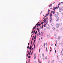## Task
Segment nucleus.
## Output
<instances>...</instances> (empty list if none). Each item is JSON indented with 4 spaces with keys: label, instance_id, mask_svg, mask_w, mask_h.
Segmentation results:
<instances>
[{
    "label": "nucleus",
    "instance_id": "f257e3e1",
    "mask_svg": "<svg viewBox=\"0 0 63 63\" xmlns=\"http://www.w3.org/2000/svg\"><path fill=\"white\" fill-rule=\"evenodd\" d=\"M47 19H48V17L47 18V19L46 18L44 19V20H43V21H44L45 23H46L47 22Z\"/></svg>",
    "mask_w": 63,
    "mask_h": 63
},
{
    "label": "nucleus",
    "instance_id": "f03ea898",
    "mask_svg": "<svg viewBox=\"0 0 63 63\" xmlns=\"http://www.w3.org/2000/svg\"><path fill=\"white\" fill-rule=\"evenodd\" d=\"M56 28H58L59 27V23H57L56 24Z\"/></svg>",
    "mask_w": 63,
    "mask_h": 63
},
{
    "label": "nucleus",
    "instance_id": "7ed1b4c3",
    "mask_svg": "<svg viewBox=\"0 0 63 63\" xmlns=\"http://www.w3.org/2000/svg\"><path fill=\"white\" fill-rule=\"evenodd\" d=\"M36 25H37V26H40L41 25V24L39 23V22H38L37 24Z\"/></svg>",
    "mask_w": 63,
    "mask_h": 63
},
{
    "label": "nucleus",
    "instance_id": "20e7f679",
    "mask_svg": "<svg viewBox=\"0 0 63 63\" xmlns=\"http://www.w3.org/2000/svg\"><path fill=\"white\" fill-rule=\"evenodd\" d=\"M52 21V17L50 18V22H51V21Z\"/></svg>",
    "mask_w": 63,
    "mask_h": 63
},
{
    "label": "nucleus",
    "instance_id": "39448f33",
    "mask_svg": "<svg viewBox=\"0 0 63 63\" xmlns=\"http://www.w3.org/2000/svg\"><path fill=\"white\" fill-rule=\"evenodd\" d=\"M57 8V7H56L55 8H53V10H54V11H55V9H56Z\"/></svg>",
    "mask_w": 63,
    "mask_h": 63
},
{
    "label": "nucleus",
    "instance_id": "423d86ee",
    "mask_svg": "<svg viewBox=\"0 0 63 63\" xmlns=\"http://www.w3.org/2000/svg\"><path fill=\"white\" fill-rule=\"evenodd\" d=\"M61 4V3H59L58 4V6L57 7V9H58V8H59V5H60Z\"/></svg>",
    "mask_w": 63,
    "mask_h": 63
},
{
    "label": "nucleus",
    "instance_id": "0eeeda50",
    "mask_svg": "<svg viewBox=\"0 0 63 63\" xmlns=\"http://www.w3.org/2000/svg\"><path fill=\"white\" fill-rule=\"evenodd\" d=\"M46 27L47 29H48V28H49V26L48 25H47L46 26Z\"/></svg>",
    "mask_w": 63,
    "mask_h": 63
},
{
    "label": "nucleus",
    "instance_id": "6e6552de",
    "mask_svg": "<svg viewBox=\"0 0 63 63\" xmlns=\"http://www.w3.org/2000/svg\"><path fill=\"white\" fill-rule=\"evenodd\" d=\"M56 21H58V20H59V18L58 17H57L56 18Z\"/></svg>",
    "mask_w": 63,
    "mask_h": 63
},
{
    "label": "nucleus",
    "instance_id": "1a4fd4ad",
    "mask_svg": "<svg viewBox=\"0 0 63 63\" xmlns=\"http://www.w3.org/2000/svg\"><path fill=\"white\" fill-rule=\"evenodd\" d=\"M50 34H48L47 36V37H48V38H49V37H50Z\"/></svg>",
    "mask_w": 63,
    "mask_h": 63
},
{
    "label": "nucleus",
    "instance_id": "9d476101",
    "mask_svg": "<svg viewBox=\"0 0 63 63\" xmlns=\"http://www.w3.org/2000/svg\"><path fill=\"white\" fill-rule=\"evenodd\" d=\"M60 30H63V27H62V28H60Z\"/></svg>",
    "mask_w": 63,
    "mask_h": 63
},
{
    "label": "nucleus",
    "instance_id": "9b49d317",
    "mask_svg": "<svg viewBox=\"0 0 63 63\" xmlns=\"http://www.w3.org/2000/svg\"><path fill=\"white\" fill-rule=\"evenodd\" d=\"M34 59H36V54H35L34 55Z\"/></svg>",
    "mask_w": 63,
    "mask_h": 63
},
{
    "label": "nucleus",
    "instance_id": "f8f14e48",
    "mask_svg": "<svg viewBox=\"0 0 63 63\" xmlns=\"http://www.w3.org/2000/svg\"><path fill=\"white\" fill-rule=\"evenodd\" d=\"M40 35L41 36H42L43 35V32H41Z\"/></svg>",
    "mask_w": 63,
    "mask_h": 63
},
{
    "label": "nucleus",
    "instance_id": "ddd939ff",
    "mask_svg": "<svg viewBox=\"0 0 63 63\" xmlns=\"http://www.w3.org/2000/svg\"><path fill=\"white\" fill-rule=\"evenodd\" d=\"M52 29L53 30H55V27H53L52 28Z\"/></svg>",
    "mask_w": 63,
    "mask_h": 63
},
{
    "label": "nucleus",
    "instance_id": "4468645a",
    "mask_svg": "<svg viewBox=\"0 0 63 63\" xmlns=\"http://www.w3.org/2000/svg\"><path fill=\"white\" fill-rule=\"evenodd\" d=\"M55 17H58V16H57V14H55Z\"/></svg>",
    "mask_w": 63,
    "mask_h": 63
},
{
    "label": "nucleus",
    "instance_id": "2eb2a0df",
    "mask_svg": "<svg viewBox=\"0 0 63 63\" xmlns=\"http://www.w3.org/2000/svg\"><path fill=\"white\" fill-rule=\"evenodd\" d=\"M59 25H60V26H62V23H60L59 24Z\"/></svg>",
    "mask_w": 63,
    "mask_h": 63
},
{
    "label": "nucleus",
    "instance_id": "dca6fc26",
    "mask_svg": "<svg viewBox=\"0 0 63 63\" xmlns=\"http://www.w3.org/2000/svg\"><path fill=\"white\" fill-rule=\"evenodd\" d=\"M51 13H53V14H55V12H54V11H52L51 12Z\"/></svg>",
    "mask_w": 63,
    "mask_h": 63
},
{
    "label": "nucleus",
    "instance_id": "f3484780",
    "mask_svg": "<svg viewBox=\"0 0 63 63\" xmlns=\"http://www.w3.org/2000/svg\"><path fill=\"white\" fill-rule=\"evenodd\" d=\"M52 6V4H51L49 5V7H51Z\"/></svg>",
    "mask_w": 63,
    "mask_h": 63
},
{
    "label": "nucleus",
    "instance_id": "a211bd4d",
    "mask_svg": "<svg viewBox=\"0 0 63 63\" xmlns=\"http://www.w3.org/2000/svg\"><path fill=\"white\" fill-rule=\"evenodd\" d=\"M36 35H35V37L34 38V40H35V39H36Z\"/></svg>",
    "mask_w": 63,
    "mask_h": 63
},
{
    "label": "nucleus",
    "instance_id": "6ab92c4d",
    "mask_svg": "<svg viewBox=\"0 0 63 63\" xmlns=\"http://www.w3.org/2000/svg\"><path fill=\"white\" fill-rule=\"evenodd\" d=\"M44 26L45 27H46V26H46V24H45L44 25Z\"/></svg>",
    "mask_w": 63,
    "mask_h": 63
},
{
    "label": "nucleus",
    "instance_id": "aec40b11",
    "mask_svg": "<svg viewBox=\"0 0 63 63\" xmlns=\"http://www.w3.org/2000/svg\"><path fill=\"white\" fill-rule=\"evenodd\" d=\"M28 54L29 55H29H30V53L29 52V51L28 52Z\"/></svg>",
    "mask_w": 63,
    "mask_h": 63
},
{
    "label": "nucleus",
    "instance_id": "412c9836",
    "mask_svg": "<svg viewBox=\"0 0 63 63\" xmlns=\"http://www.w3.org/2000/svg\"><path fill=\"white\" fill-rule=\"evenodd\" d=\"M30 50H31V49L32 48V46L31 45L30 46Z\"/></svg>",
    "mask_w": 63,
    "mask_h": 63
},
{
    "label": "nucleus",
    "instance_id": "4be33fe9",
    "mask_svg": "<svg viewBox=\"0 0 63 63\" xmlns=\"http://www.w3.org/2000/svg\"><path fill=\"white\" fill-rule=\"evenodd\" d=\"M56 31L57 32H59V30H56Z\"/></svg>",
    "mask_w": 63,
    "mask_h": 63
},
{
    "label": "nucleus",
    "instance_id": "5701e85b",
    "mask_svg": "<svg viewBox=\"0 0 63 63\" xmlns=\"http://www.w3.org/2000/svg\"><path fill=\"white\" fill-rule=\"evenodd\" d=\"M54 34L55 37H56V34H55V32L54 33Z\"/></svg>",
    "mask_w": 63,
    "mask_h": 63
},
{
    "label": "nucleus",
    "instance_id": "b1692460",
    "mask_svg": "<svg viewBox=\"0 0 63 63\" xmlns=\"http://www.w3.org/2000/svg\"><path fill=\"white\" fill-rule=\"evenodd\" d=\"M54 62V60H53V61H52L51 63H53Z\"/></svg>",
    "mask_w": 63,
    "mask_h": 63
},
{
    "label": "nucleus",
    "instance_id": "393cba45",
    "mask_svg": "<svg viewBox=\"0 0 63 63\" xmlns=\"http://www.w3.org/2000/svg\"><path fill=\"white\" fill-rule=\"evenodd\" d=\"M51 25H53V23H51Z\"/></svg>",
    "mask_w": 63,
    "mask_h": 63
},
{
    "label": "nucleus",
    "instance_id": "a878e982",
    "mask_svg": "<svg viewBox=\"0 0 63 63\" xmlns=\"http://www.w3.org/2000/svg\"><path fill=\"white\" fill-rule=\"evenodd\" d=\"M34 48L35 49V44H34Z\"/></svg>",
    "mask_w": 63,
    "mask_h": 63
},
{
    "label": "nucleus",
    "instance_id": "bb28decb",
    "mask_svg": "<svg viewBox=\"0 0 63 63\" xmlns=\"http://www.w3.org/2000/svg\"><path fill=\"white\" fill-rule=\"evenodd\" d=\"M47 15L48 16V15H49V13H48L47 14Z\"/></svg>",
    "mask_w": 63,
    "mask_h": 63
},
{
    "label": "nucleus",
    "instance_id": "cd10ccee",
    "mask_svg": "<svg viewBox=\"0 0 63 63\" xmlns=\"http://www.w3.org/2000/svg\"><path fill=\"white\" fill-rule=\"evenodd\" d=\"M51 16H52V15H51V14L50 15V18L52 17H51Z\"/></svg>",
    "mask_w": 63,
    "mask_h": 63
},
{
    "label": "nucleus",
    "instance_id": "c85d7f7f",
    "mask_svg": "<svg viewBox=\"0 0 63 63\" xmlns=\"http://www.w3.org/2000/svg\"><path fill=\"white\" fill-rule=\"evenodd\" d=\"M42 29H43V25H42Z\"/></svg>",
    "mask_w": 63,
    "mask_h": 63
},
{
    "label": "nucleus",
    "instance_id": "c756f323",
    "mask_svg": "<svg viewBox=\"0 0 63 63\" xmlns=\"http://www.w3.org/2000/svg\"><path fill=\"white\" fill-rule=\"evenodd\" d=\"M37 33V31H36L35 33V34H36Z\"/></svg>",
    "mask_w": 63,
    "mask_h": 63
},
{
    "label": "nucleus",
    "instance_id": "7c9ffc66",
    "mask_svg": "<svg viewBox=\"0 0 63 63\" xmlns=\"http://www.w3.org/2000/svg\"><path fill=\"white\" fill-rule=\"evenodd\" d=\"M44 47H45V43H44Z\"/></svg>",
    "mask_w": 63,
    "mask_h": 63
},
{
    "label": "nucleus",
    "instance_id": "2f4dec72",
    "mask_svg": "<svg viewBox=\"0 0 63 63\" xmlns=\"http://www.w3.org/2000/svg\"><path fill=\"white\" fill-rule=\"evenodd\" d=\"M35 30H34V32H33V34H34L35 33Z\"/></svg>",
    "mask_w": 63,
    "mask_h": 63
},
{
    "label": "nucleus",
    "instance_id": "473e14b6",
    "mask_svg": "<svg viewBox=\"0 0 63 63\" xmlns=\"http://www.w3.org/2000/svg\"><path fill=\"white\" fill-rule=\"evenodd\" d=\"M29 46H28L27 47V48H29Z\"/></svg>",
    "mask_w": 63,
    "mask_h": 63
},
{
    "label": "nucleus",
    "instance_id": "72a5a7b5",
    "mask_svg": "<svg viewBox=\"0 0 63 63\" xmlns=\"http://www.w3.org/2000/svg\"><path fill=\"white\" fill-rule=\"evenodd\" d=\"M32 43H33V41H32L31 42V44H32Z\"/></svg>",
    "mask_w": 63,
    "mask_h": 63
},
{
    "label": "nucleus",
    "instance_id": "f704fd0d",
    "mask_svg": "<svg viewBox=\"0 0 63 63\" xmlns=\"http://www.w3.org/2000/svg\"><path fill=\"white\" fill-rule=\"evenodd\" d=\"M35 28H35V27H34L33 28V29H35Z\"/></svg>",
    "mask_w": 63,
    "mask_h": 63
},
{
    "label": "nucleus",
    "instance_id": "c9c22d12",
    "mask_svg": "<svg viewBox=\"0 0 63 63\" xmlns=\"http://www.w3.org/2000/svg\"><path fill=\"white\" fill-rule=\"evenodd\" d=\"M34 35L32 39V40H33V38H34Z\"/></svg>",
    "mask_w": 63,
    "mask_h": 63
},
{
    "label": "nucleus",
    "instance_id": "e433bc0d",
    "mask_svg": "<svg viewBox=\"0 0 63 63\" xmlns=\"http://www.w3.org/2000/svg\"><path fill=\"white\" fill-rule=\"evenodd\" d=\"M31 57L30 56H29V57H28V58H30Z\"/></svg>",
    "mask_w": 63,
    "mask_h": 63
},
{
    "label": "nucleus",
    "instance_id": "4c0bfd02",
    "mask_svg": "<svg viewBox=\"0 0 63 63\" xmlns=\"http://www.w3.org/2000/svg\"><path fill=\"white\" fill-rule=\"evenodd\" d=\"M58 38H59V39H60V36H59L58 37Z\"/></svg>",
    "mask_w": 63,
    "mask_h": 63
},
{
    "label": "nucleus",
    "instance_id": "58836bf2",
    "mask_svg": "<svg viewBox=\"0 0 63 63\" xmlns=\"http://www.w3.org/2000/svg\"><path fill=\"white\" fill-rule=\"evenodd\" d=\"M39 35H40V32H39Z\"/></svg>",
    "mask_w": 63,
    "mask_h": 63
},
{
    "label": "nucleus",
    "instance_id": "ea45409f",
    "mask_svg": "<svg viewBox=\"0 0 63 63\" xmlns=\"http://www.w3.org/2000/svg\"><path fill=\"white\" fill-rule=\"evenodd\" d=\"M38 31L39 32V31H40V30L39 29H38Z\"/></svg>",
    "mask_w": 63,
    "mask_h": 63
},
{
    "label": "nucleus",
    "instance_id": "a19ab883",
    "mask_svg": "<svg viewBox=\"0 0 63 63\" xmlns=\"http://www.w3.org/2000/svg\"><path fill=\"white\" fill-rule=\"evenodd\" d=\"M46 59H47V57H46L45 58Z\"/></svg>",
    "mask_w": 63,
    "mask_h": 63
},
{
    "label": "nucleus",
    "instance_id": "79ce46f5",
    "mask_svg": "<svg viewBox=\"0 0 63 63\" xmlns=\"http://www.w3.org/2000/svg\"><path fill=\"white\" fill-rule=\"evenodd\" d=\"M40 29H41L42 28V26H40Z\"/></svg>",
    "mask_w": 63,
    "mask_h": 63
},
{
    "label": "nucleus",
    "instance_id": "37998d69",
    "mask_svg": "<svg viewBox=\"0 0 63 63\" xmlns=\"http://www.w3.org/2000/svg\"><path fill=\"white\" fill-rule=\"evenodd\" d=\"M33 32H34V31H32V33H33Z\"/></svg>",
    "mask_w": 63,
    "mask_h": 63
},
{
    "label": "nucleus",
    "instance_id": "c03bdc74",
    "mask_svg": "<svg viewBox=\"0 0 63 63\" xmlns=\"http://www.w3.org/2000/svg\"><path fill=\"white\" fill-rule=\"evenodd\" d=\"M30 63V60H29V63Z\"/></svg>",
    "mask_w": 63,
    "mask_h": 63
},
{
    "label": "nucleus",
    "instance_id": "a18cd8bd",
    "mask_svg": "<svg viewBox=\"0 0 63 63\" xmlns=\"http://www.w3.org/2000/svg\"><path fill=\"white\" fill-rule=\"evenodd\" d=\"M36 41V40H35L34 41V43H35V41Z\"/></svg>",
    "mask_w": 63,
    "mask_h": 63
},
{
    "label": "nucleus",
    "instance_id": "49530a36",
    "mask_svg": "<svg viewBox=\"0 0 63 63\" xmlns=\"http://www.w3.org/2000/svg\"><path fill=\"white\" fill-rule=\"evenodd\" d=\"M30 44V43H29L28 44V46H29Z\"/></svg>",
    "mask_w": 63,
    "mask_h": 63
},
{
    "label": "nucleus",
    "instance_id": "de8ad7c7",
    "mask_svg": "<svg viewBox=\"0 0 63 63\" xmlns=\"http://www.w3.org/2000/svg\"><path fill=\"white\" fill-rule=\"evenodd\" d=\"M43 23H44V22H41V24H43Z\"/></svg>",
    "mask_w": 63,
    "mask_h": 63
},
{
    "label": "nucleus",
    "instance_id": "09e8293b",
    "mask_svg": "<svg viewBox=\"0 0 63 63\" xmlns=\"http://www.w3.org/2000/svg\"><path fill=\"white\" fill-rule=\"evenodd\" d=\"M43 38H44L43 37H42L41 38V40H42L43 39Z\"/></svg>",
    "mask_w": 63,
    "mask_h": 63
},
{
    "label": "nucleus",
    "instance_id": "8fccbe9b",
    "mask_svg": "<svg viewBox=\"0 0 63 63\" xmlns=\"http://www.w3.org/2000/svg\"><path fill=\"white\" fill-rule=\"evenodd\" d=\"M33 54V51H32V53H31V54Z\"/></svg>",
    "mask_w": 63,
    "mask_h": 63
},
{
    "label": "nucleus",
    "instance_id": "3c124183",
    "mask_svg": "<svg viewBox=\"0 0 63 63\" xmlns=\"http://www.w3.org/2000/svg\"><path fill=\"white\" fill-rule=\"evenodd\" d=\"M35 28H36V27H37V26L35 25Z\"/></svg>",
    "mask_w": 63,
    "mask_h": 63
},
{
    "label": "nucleus",
    "instance_id": "603ef678",
    "mask_svg": "<svg viewBox=\"0 0 63 63\" xmlns=\"http://www.w3.org/2000/svg\"><path fill=\"white\" fill-rule=\"evenodd\" d=\"M48 12H49L50 11V10L49 9L48 10Z\"/></svg>",
    "mask_w": 63,
    "mask_h": 63
},
{
    "label": "nucleus",
    "instance_id": "864d4df0",
    "mask_svg": "<svg viewBox=\"0 0 63 63\" xmlns=\"http://www.w3.org/2000/svg\"><path fill=\"white\" fill-rule=\"evenodd\" d=\"M47 16V14H46V15L45 16V17H46Z\"/></svg>",
    "mask_w": 63,
    "mask_h": 63
},
{
    "label": "nucleus",
    "instance_id": "5fc2aeb1",
    "mask_svg": "<svg viewBox=\"0 0 63 63\" xmlns=\"http://www.w3.org/2000/svg\"><path fill=\"white\" fill-rule=\"evenodd\" d=\"M42 55L43 56V57H44V54H42Z\"/></svg>",
    "mask_w": 63,
    "mask_h": 63
},
{
    "label": "nucleus",
    "instance_id": "6e6d98bb",
    "mask_svg": "<svg viewBox=\"0 0 63 63\" xmlns=\"http://www.w3.org/2000/svg\"><path fill=\"white\" fill-rule=\"evenodd\" d=\"M46 51H47V47H46Z\"/></svg>",
    "mask_w": 63,
    "mask_h": 63
},
{
    "label": "nucleus",
    "instance_id": "4d7b16f0",
    "mask_svg": "<svg viewBox=\"0 0 63 63\" xmlns=\"http://www.w3.org/2000/svg\"><path fill=\"white\" fill-rule=\"evenodd\" d=\"M39 63H41V62H40V61H39Z\"/></svg>",
    "mask_w": 63,
    "mask_h": 63
},
{
    "label": "nucleus",
    "instance_id": "13d9d810",
    "mask_svg": "<svg viewBox=\"0 0 63 63\" xmlns=\"http://www.w3.org/2000/svg\"><path fill=\"white\" fill-rule=\"evenodd\" d=\"M57 41L56 40V44H57V41Z\"/></svg>",
    "mask_w": 63,
    "mask_h": 63
},
{
    "label": "nucleus",
    "instance_id": "bf43d9fd",
    "mask_svg": "<svg viewBox=\"0 0 63 63\" xmlns=\"http://www.w3.org/2000/svg\"><path fill=\"white\" fill-rule=\"evenodd\" d=\"M56 50L55 51V53H56Z\"/></svg>",
    "mask_w": 63,
    "mask_h": 63
},
{
    "label": "nucleus",
    "instance_id": "052dcab7",
    "mask_svg": "<svg viewBox=\"0 0 63 63\" xmlns=\"http://www.w3.org/2000/svg\"><path fill=\"white\" fill-rule=\"evenodd\" d=\"M55 46L56 47V44L55 43Z\"/></svg>",
    "mask_w": 63,
    "mask_h": 63
},
{
    "label": "nucleus",
    "instance_id": "680f3d73",
    "mask_svg": "<svg viewBox=\"0 0 63 63\" xmlns=\"http://www.w3.org/2000/svg\"><path fill=\"white\" fill-rule=\"evenodd\" d=\"M48 63H49V62H50V61H49L48 62Z\"/></svg>",
    "mask_w": 63,
    "mask_h": 63
},
{
    "label": "nucleus",
    "instance_id": "e2e57ef3",
    "mask_svg": "<svg viewBox=\"0 0 63 63\" xmlns=\"http://www.w3.org/2000/svg\"><path fill=\"white\" fill-rule=\"evenodd\" d=\"M27 56H28V54H27Z\"/></svg>",
    "mask_w": 63,
    "mask_h": 63
},
{
    "label": "nucleus",
    "instance_id": "0e129e2a",
    "mask_svg": "<svg viewBox=\"0 0 63 63\" xmlns=\"http://www.w3.org/2000/svg\"><path fill=\"white\" fill-rule=\"evenodd\" d=\"M55 3V2H54L53 3V4H54V3Z\"/></svg>",
    "mask_w": 63,
    "mask_h": 63
},
{
    "label": "nucleus",
    "instance_id": "69168bd1",
    "mask_svg": "<svg viewBox=\"0 0 63 63\" xmlns=\"http://www.w3.org/2000/svg\"><path fill=\"white\" fill-rule=\"evenodd\" d=\"M31 52V51H30V52Z\"/></svg>",
    "mask_w": 63,
    "mask_h": 63
},
{
    "label": "nucleus",
    "instance_id": "338daca9",
    "mask_svg": "<svg viewBox=\"0 0 63 63\" xmlns=\"http://www.w3.org/2000/svg\"><path fill=\"white\" fill-rule=\"evenodd\" d=\"M51 50L50 51V52H51Z\"/></svg>",
    "mask_w": 63,
    "mask_h": 63
},
{
    "label": "nucleus",
    "instance_id": "774afa93",
    "mask_svg": "<svg viewBox=\"0 0 63 63\" xmlns=\"http://www.w3.org/2000/svg\"><path fill=\"white\" fill-rule=\"evenodd\" d=\"M61 3H62L63 4V2H61Z\"/></svg>",
    "mask_w": 63,
    "mask_h": 63
}]
</instances>
